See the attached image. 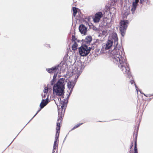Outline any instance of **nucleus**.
Segmentation results:
<instances>
[{
	"label": "nucleus",
	"mask_w": 153,
	"mask_h": 153,
	"mask_svg": "<svg viewBox=\"0 0 153 153\" xmlns=\"http://www.w3.org/2000/svg\"><path fill=\"white\" fill-rule=\"evenodd\" d=\"M74 42V44L72 45V48L73 50H75L77 49V44L76 42Z\"/></svg>",
	"instance_id": "16"
},
{
	"label": "nucleus",
	"mask_w": 153,
	"mask_h": 153,
	"mask_svg": "<svg viewBox=\"0 0 153 153\" xmlns=\"http://www.w3.org/2000/svg\"><path fill=\"white\" fill-rule=\"evenodd\" d=\"M128 24V21L127 20L122 21L120 22V31L123 36L125 34Z\"/></svg>",
	"instance_id": "6"
},
{
	"label": "nucleus",
	"mask_w": 153,
	"mask_h": 153,
	"mask_svg": "<svg viewBox=\"0 0 153 153\" xmlns=\"http://www.w3.org/2000/svg\"><path fill=\"white\" fill-rule=\"evenodd\" d=\"M118 39L117 34L116 33L113 32L111 34L108 41L106 42L105 45H104V48L105 50H108L110 49L113 45L114 47V49L109 53V56L112 58H113L111 55V53L114 50H118L119 52H123L121 50V46L118 45Z\"/></svg>",
	"instance_id": "2"
},
{
	"label": "nucleus",
	"mask_w": 153,
	"mask_h": 153,
	"mask_svg": "<svg viewBox=\"0 0 153 153\" xmlns=\"http://www.w3.org/2000/svg\"><path fill=\"white\" fill-rule=\"evenodd\" d=\"M91 49L90 47L85 45H83L79 48V52L81 56H85L89 53Z\"/></svg>",
	"instance_id": "5"
},
{
	"label": "nucleus",
	"mask_w": 153,
	"mask_h": 153,
	"mask_svg": "<svg viewBox=\"0 0 153 153\" xmlns=\"http://www.w3.org/2000/svg\"><path fill=\"white\" fill-rule=\"evenodd\" d=\"M118 50H114L111 53V55L113 58V61L115 64L118 65L123 73L126 74L127 77L131 76L129 71V68L124 56V52H119Z\"/></svg>",
	"instance_id": "1"
},
{
	"label": "nucleus",
	"mask_w": 153,
	"mask_h": 153,
	"mask_svg": "<svg viewBox=\"0 0 153 153\" xmlns=\"http://www.w3.org/2000/svg\"><path fill=\"white\" fill-rule=\"evenodd\" d=\"M48 91V88L47 87H45L43 92L44 94H47V93Z\"/></svg>",
	"instance_id": "17"
},
{
	"label": "nucleus",
	"mask_w": 153,
	"mask_h": 153,
	"mask_svg": "<svg viewBox=\"0 0 153 153\" xmlns=\"http://www.w3.org/2000/svg\"><path fill=\"white\" fill-rule=\"evenodd\" d=\"M47 95V94H44L43 97L45 98L46 97Z\"/></svg>",
	"instance_id": "31"
},
{
	"label": "nucleus",
	"mask_w": 153,
	"mask_h": 153,
	"mask_svg": "<svg viewBox=\"0 0 153 153\" xmlns=\"http://www.w3.org/2000/svg\"><path fill=\"white\" fill-rule=\"evenodd\" d=\"M69 95L68 96V97H69Z\"/></svg>",
	"instance_id": "33"
},
{
	"label": "nucleus",
	"mask_w": 153,
	"mask_h": 153,
	"mask_svg": "<svg viewBox=\"0 0 153 153\" xmlns=\"http://www.w3.org/2000/svg\"><path fill=\"white\" fill-rule=\"evenodd\" d=\"M102 36H105L107 35V32L106 30H103L102 31Z\"/></svg>",
	"instance_id": "20"
},
{
	"label": "nucleus",
	"mask_w": 153,
	"mask_h": 153,
	"mask_svg": "<svg viewBox=\"0 0 153 153\" xmlns=\"http://www.w3.org/2000/svg\"><path fill=\"white\" fill-rule=\"evenodd\" d=\"M137 144H136V140L135 141V146H134V153H138L137 150Z\"/></svg>",
	"instance_id": "19"
},
{
	"label": "nucleus",
	"mask_w": 153,
	"mask_h": 153,
	"mask_svg": "<svg viewBox=\"0 0 153 153\" xmlns=\"http://www.w3.org/2000/svg\"><path fill=\"white\" fill-rule=\"evenodd\" d=\"M82 123H79L77 125L75 126L72 128V130H74L76 128L79 127V126H80L81 125Z\"/></svg>",
	"instance_id": "22"
},
{
	"label": "nucleus",
	"mask_w": 153,
	"mask_h": 153,
	"mask_svg": "<svg viewBox=\"0 0 153 153\" xmlns=\"http://www.w3.org/2000/svg\"><path fill=\"white\" fill-rule=\"evenodd\" d=\"M139 1V0H135V1H134L135 3L137 4L138 3Z\"/></svg>",
	"instance_id": "28"
},
{
	"label": "nucleus",
	"mask_w": 153,
	"mask_h": 153,
	"mask_svg": "<svg viewBox=\"0 0 153 153\" xmlns=\"http://www.w3.org/2000/svg\"><path fill=\"white\" fill-rule=\"evenodd\" d=\"M33 117L31 119V120H32V119H33Z\"/></svg>",
	"instance_id": "34"
},
{
	"label": "nucleus",
	"mask_w": 153,
	"mask_h": 153,
	"mask_svg": "<svg viewBox=\"0 0 153 153\" xmlns=\"http://www.w3.org/2000/svg\"><path fill=\"white\" fill-rule=\"evenodd\" d=\"M144 0H140V2L141 4H142L143 3V1Z\"/></svg>",
	"instance_id": "30"
},
{
	"label": "nucleus",
	"mask_w": 153,
	"mask_h": 153,
	"mask_svg": "<svg viewBox=\"0 0 153 153\" xmlns=\"http://www.w3.org/2000/svg\"><path fill=\"white\" fill-rule=\"evenodd\" d=\"M75 83L73 81H71L68 82L67 84V86L68 88L69 89L70 91V94L72 92V91L75 85Z\"/></svg>",
	"instance_id": "10"
},
{
	"label": "nucleus",
	"mask_w": 153,
	"mask_h": 153,
	"mask_svg": "<svg viewBox=\"0 0 153 153\" xmlns=\"http://www.w3.org/2000/svg\"><path fill=\"white\" fill-rule=\"evenodd\" d=\"M55 79H53L52 80L51 82V85H52L55 82Z\"/></svg>",
	"instance_id": "24"
},
{
	"label": "nucleus",
	"mask_w": 153,
	"mask_h": 153,
	"mask_svg": "<svg viewBox=\"0 0 153 153\" xmlns=\"http://www.w3.org/2000/svg\"><path fill=\"white\" fill-rule=\"evenodd\" d=\"M56 76H57V74H55L53 76V79H56Z\"/></svg>",
	"instance_id": "25"
},
{
	"label": "nucleus",
	"mask_w": 153,
	"mask_h": 153,
	"mask_svg": "<svg viewBox=\"0 0 153 153\" xmlns=\"http://www.w3.org/2000/svg\"><path fill=\"white\" fill-rule=\"evenodd\" d=\"M122 13L123 14H124L125 16H124V17H126V16L128 15L129 14V11L128 10H127L126 12H125V13H124L123 12H122Z\"/></svg>",
	"instance_id": "21"
},
{
	"label": "nucleus",
	"mask_w": 153,
	"mask_h": 153,
	"mask_svg": "<svg viewBox=\"0 0 153 153\" xmlns=\"http://www.w3.org/2000/svg\"><path fill=\"white\" fill-rule=\"evenodd\" d=\"M40 111V110H39L37 112V113H36V114L33 117V118L37 114V113L39 111Z\"/></svg>",
	"instance_id": "32"
},
{
	"label": "nucleus",
	"mask_w": 153,
	"mask_h": 153,
	"mask_svg": "<svg viewBox=\"0 0 153 153\" xmlns=\"http://www.w3.org/2000/svg\"><path fill=\"white\" fill-rule=\"evenodd\" d=\"M79 31L81 34L85 35L87 31V28L83 25H80L79 27Z\"/></svg>",
	"instance_id": "9"
},
{
	"label": "nucleus",
	"mask_w": 153,
	"mask_h": 153,
	"mask_svg": "<svg viewBox=\"0 0 153 153\" xmlns=\"http://www.w3.org/2000/svg\"><path fill=\"white\" fill-rule=\"evenodd\" d=\"M102 14L101 12H98L96 13L93 19L94 22L97 23L99 22L100 19L102 17Z\"/></svg>",
	"instance_id": "8"
},
{
	"label": "nucleus",
	"mask_w": 153,
	"mask_h": 153,
	"mask_svg": "<svg viewBox=\"0 0 153 153\" xmlns=\"http://www.w3.org/2000/svg\"><path fill=\"white\" fill-rule=\"evenodd\" d=\"M48 102V98H47L46 100H42L40 105V108L41 109L42 108L47 104Z\"/></svg>",
	"instance_id": "12"
},
{
	"label": "nucleus",
	"mask_w": 153,
	"mask_h": 153,
	"mask_svg": "<svg viewBox=\"0 0 153 153\" xmlns=\"http://www.w3.org/2000/svg\"><path fill=\"white\" fill-rule=\"evenodd\" d=\"M137 6V4L133 2L132 3V7L131 10L133 13H134V11L136 9Z\"/></svg>",
	"instance_id": "13"
},
{
	"label": "nucleus",
	"mask_w": 153,
	"mask_h": 153,
	"mask_svg": "<svg viewBox=\"0 0 153 153\" xmlns=\"http://www.w3.org/2000/svg\"><path fill=\"white\" fill-rule=\"evenodd\" d=\"M130 82L131 84H133V83H134V81L133 80H131L130 81Z\"/></svg>",
	"instance_id": "29"
},
{
	"label": "nucleus",
	"mask_w": 153,
	"mask_h": 153,
	"mask_svg": "<svg viewBox=\"0 0 153 153\" xmlns=\"http://www.w3.org/2000/svg\"><path fill=\"white\" fill-rule=\"evenodd\" d=\"M82 72V70L80 66H78L75 67L74 69V70L72 71V73L74 74H76V78L77 79L78 78Z\"/></svg>",
	"instance_id": "7"
},
{
	"label": "nucleus",
	"mask_w": 153,
	"mask_h": 153,
	"mask_svg": "<svg viewBox=\"0 0 153 153\" xmlns=\"http://www.w3.org/2000/svg\"><path fill=\"white\" fill-rule=\"evenodd\" d=\"M72 40H73V42H75V40H76L75 37L74 35H73L72 36Z\"/></svg>",
	"instance_id": "23"
},
{
	"label": "nucleus",
	"mask_w": 153,
	"mask_h": 153,
	"mask_svg": "<svg viewBox=\"0 0 153 153\" xmlns=\"http://www.w3.org/2000/svg\"><path fill=\"white\" fill-rule=\"evenodd\" d=\"M59 67V66L58 65L54 67H53L49 69H47L46 70L49 73H53L54 72H57L58 70V68Z\"/></svg>",
	"instance_id": "11"
},
{
	"label": "nucleus",
	"mask_w": 153,
	"mask_h": 153,
	"mask_svg": "<svg viewBox=\"0 0 153 153\" xmlns=\"http://www.w3.org/2000/svg\"><path fill=\"white\" fill-rule=\"evenodd\" d=\"M58 144V140L57 139H55L54 144H53V152H54L55 151L54 150L55 149H56V147L57 146Z\"/></svg>",
	"instance_id": "15"
},
{
	"label": "nucleus",
	"mask_w": 153,
	"mask_h": 153,
	"mask_svg": "<svg viewBox=\"0 0 153 153\" xmlns=\"http://www.w3.org/2000/svg\"><path fill=\"white\" fill-rule=\"evenodd\" d=\"M73 10L74 12V13H73L74 16H75L77 13V10L76 9V8L74 7H73Z\"/></svg>",
	"instance_id": "18"
},
{
	"label": "nucleus",
	"mask_w": 153,
	"mask_h": 153,
	"mask_svg": "<svg viewBox=\"0 0 153 153\" xmlns=\"http://www.w3.org/2000/svg\"><path fill=\"white\" fill-rule=\"evenodd\" d=\"M66 107V104H63L61 106V108L59 109L58 110V119L57 123V127L56 128V133L55 137V139L58 140L59 135V130L60 129V123L62 120V117L64 116L65 112V107Z\"/></svg>",
	"instance_id": "4"
},
{
	"label": "nucleus",
	"mask_w": 153,
	"mask_h": 153,
	"mask_svg": "<svg viewBox=\"0 0 153 153\" xmlns=\"http://www.w3.org/2000/svg\"><path fill=\"white\" fill-rule=\"evenodd\" d=\"M92 41V37L91 36H87L85 39V42L87 43H89Z\"/></svg>",
	"instance_id": "14"
},
{
	"label": "nucleus",
	"mask_w": 153,
	"mask_h": 153,
	"mask_svg": "<svg viewBox=\"0 0 153 153\" xmlns=\"http://www.w3.org/2000/svg\"><path fill=\"white\" fill-rule=\"evenodd\" d=\"M64 80V78H61L56 84L54 85L53 89V94L58 96L63 95L65 85Z\"/></svg>",
	"instance_id": "3"
},
{
	"label": "nucleus",
	"mask_w": 153,
	"mask_h": 153,
	"mask_svg": "<svg viewBox=\"0 0 153 153\" xmlns=\"http://www.w3.org/2000/svg\"><path fill=\"white\" fill-rule=\"evenodd\" d=\"M134 85H135V88H136V89L137 91V94L138 93V88H137V87L136 86V85L135 84H134Z\"/></svg>",
	"instance_id": "27"
},
{
	"label": "nucleus",
	"mask_w": 153,
	"mask_h": 153,
	"mask_svg": "<svg viewBox=\"0 0 153 153\" xmlns=\"http://www.w3.org/2000/svg\"><path fill=\"white\" fill-rule=\"evenodd\" d=\"M111 9H113L114 10V11H115L116 10V9H115V8L114 7H113V8H111V9H110V10H109V11H110V13H112V12H111Z\"/></svg>",
	"instance_id": "26"
}]
</instances>
